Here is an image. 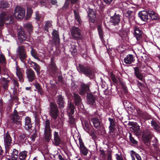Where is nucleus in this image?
Here are the masks:
<instances>
[{
	"label": "nucleus",
	"mask_w": 160,
	"mask_h": 160,
	"mask_svg": "<svg viewBox=\"0 0 160 160\" xmlns=\"http://www.w3.org/2000/svg\"><path fill=\"white\" fill-rule=\"evenodd\" d=\"M69 3V0H66V1L64 4L63 8H67Z\"/></svg>",
	"instance_id": "obj_64"
},
{
	"label": "nucleus",
	"mask_w": 160,
	"mask_h": 160,
	"mask_svg": "<svg viewBox=\"0 0 160 160\" xmlns=\"http://www.w3.org/2000/svg\"><path fill=\"white\" fill-rule=\"evenodd\" d=\"M83 129L84 130L87 132V131L89 130L90 129V127L88 124V122L85 121L84 122V126L83 127Z\"/></svg>",
	"instance_id": "obj_52"
},
{
	"label": "nucleus",
	"mask_w": 160,
	"mask_h": 160,
	"mask_svg": "<svg viewBox=\"0 0 160 160\" xmlns=\"http://www.w3.org/2000/svg\"><path fill=\"white\" fill-rule=\"evenodd\" d=\"M71 34L75 39H78L81 37V30L77 27L75 26L72 27L70 29Z\"/></svg>",
	"instance_id": "obj_8"
},
{
	"label": "nucleus",
	"mask_w": 160,
	"mask_h": 160,
	"mask_svg": "<svg viewBox=\"0 0 160 160\" xmlns=\"http://www.w3.org/2000/svg\"><path fill=\"white\" fill-rule=\"evenodd\" d=\"M56 100L58 104L59 105V108L61 109L64 107V101L61 95H59L56 97Z\"/></svg>",
	"instance_id": "obj_24"
},
{
	"label": "nucleus",
	"mask_w": 160,
	"mask_h": 160,
	"mask_svg": "<svg viewBox=\"0 0 160 160\" xmlns=\"http://www.w3.org/2000/svg\"><path fill=\"white\" fill-rule=\"evenodd\" d=\"M13 16L8 14L2 12L0 15V26H3L4 23L6 25L10 24L13 22Z\"/></svg>",
	"instance_id": "obj_1"
},
{
	"label": "nucleus",
	"mask_w": 160,
	"mask_h": 160,
	"mask_svg": "<svg viewBox=\"0 0 160 160\" xmlns=\"http://www.w3.org/2000/svg\"><path fill=\"white\" fill-rule=\"evenodd\" d=\"M130 155L132 160H141V158L139 155L133 150L131 151Z\"/></svg>",
	"instance_id": "obj_30"
},
{
	"label": "nucleus",
	"mask_w": 160,
	"mask_h": 160,
	"mask_svg": "<svg viewBox=\"0 0 160 160\" xmlns=\"http://www.w3.org/2000/svg\"><path fill=\"white\" fill-rule=\"evenodd\" d=\"M73 95L75 105H79L81 102V99L80 96L78 94L74 93H73Z\"/></svg>",
	"instance_id": "obj_36"
},
{
	"label": "nucleus",
	"mask_w": 160,
	"mask_h": 160,
	"mask_svg": "<svg viewBox=\"0 0 160 160\" xmlns=\"http://www.w3.org/2000/svg\"><path fill=\"white\" fill-rule=\"evenodd\" d=\"M135 75L136 77L140 80L143 81L144 79L143 74L139 72L138 68H134Z\"/></svg>",
	"instance_id": "obj_22"
},
{
	"label": "nucleus",
	"mask_w": 160,
	"mask_h": 160,
	"mask_svg": "<svg viewBox=\"0 0 160 160\" xmlns=\"http://www.w3.org/2000/svg\"><path fill=\"white\" fill-rule=\"evenodd\" d=\"M91 121L92 122L94 127L97 129L100 128V122L97 117L92 118L91 119Z\"/></svg>",
	"instance_id": "obj_29"
},
{
	"label": "nucleus",
	"mask_w": 160,
	"mask_h": 160,
	"mask_svg": "<svg viewBox=\"0 0 160 160\" xmlns=\"http://www.w3.org/2000/svg\"><path fill=\"white\" fill-rule=\"evenodd\" d=\"M120 20V15L119 14L116 15L115 13L114 15L111 17V21L113 25H116L119 23Z\"/></svg>",
	"instance_id": "obj_18"
},
{
	"label": "nucleus",
	"mask_w": 160,
	"mask_h": 160,
	"mask_svg": "<svg viewBox=\"0 0 160 160\" xmlns=\"http://www.w3.org/2000/svg\"><path fill=\"white\" fill-rule=\"evenodd\" d=\"M152 142L154 143L152 144V145L155 148L157 147V144L158 143V140L157 138L154 136H153L152 137Z\"/></svg>",
	"instance_id": "obj_51"
},
{
	"label": "nucleus",
	"mask_w": 160,
	"mask_h": 160,
	"mask_svg": "<svg viewBox=\"0 0 160 160\" xmlns=\"http://www.w3.org/2000/svg\"><path fill=\"white\" fill-rule=\"evenodd\" d=\"M52 35L55 43L57 44H58L60 42V39L58 31L54 30L52 32Z\"/></svg>",
	"instance_id": "obj_26"
},
{
	"label": "nucleus",
	"mask_w": 160,
	"mask_h": 160,
	"mask_svg": "<svg viewBox=\"0 0 160 160\" xmlns=\"http://www.w3.org/2000/svg\"><path fill=\"white\" fill-rule=\"evenodd\" d=\"M134 59L133 57L131 54H128L127 55L126 57L124 59V62L127 64H130L133 62Z\"/></svg>",
	"instance_id": "obj_25"
},
{
	"label": "nucleus",
	"mask_w": 160,
	"mask_h": 160,
	"mask_svg": "<svg viewBox=\"0 0 160 160\" xmlns=\"http://www.w3.org/2000/svg\"><path fill=\"white\" fill-rule=\"evenodd\" d=\"M32 13V9L28 7L27 9V12L25 19H29L31 17Z\"/></svg>",
	"instance_id": "obj_40"
},
{
	"label": "nucleus",
	"mask_w": 160,
	"mask_h": 160,
	"mask_svg": "<svg viewBox=\"0 0 160 160\" xmlns=\"http://www.w3.org/2000/svg\"><path fill=\"white\" fill-rule=\"evenodd\" d=\"M135 132L137 136H139L141 135V131L139 126L136 127L135 129Z\"/></svg>",
	"instance_id": "obj_54"
},
{
	"label": "nucleus",
	"mask_w": 160,
	"mask_h": 160,
	"mask_svg": "<svg viewBox=\"0 0 160 160\" xmlns=\"http://www.w3.org/2000/svg\"><path fill=\"white\" fill-rule=\"evenodd\" d=\"M12 81L13 82V84L14 85V88H15L17 89V88L19 87L18 82L17 80L15 78H13Z\"/></svg>",
	"instance_id": "obj_55"
},
{
	"label": "nucleus",
	"mask_w": 160,
	"mask_h": 160,
	"mask_svg": "<svg viewBox=\"0 0 160 160\" xmlns=\"http://www.w3.org/2000/svg\"><path fill=\"white\" fill-rule=\"evenodd\" d=\"M98 31L99 35L100 38L102 41V42H103L104 40L103 38V32L102 31V27L101 26H98Z\"/></svg>",
	"instance_id": "obj_39"
},
{
	"label": "nucleus",
	"mask_w": 160,
	"mask_h": 160,
	"mask_svg": "<svg viewBox=\"0 0 160 160\" xmlns=\"http://www.w3.org/2000/svg\"><path fill=\"white\" fill-rule=\"evenodd\" d=\"M19 138L20 142H23L26 139V137L25 134H21L20 135Z\"/></svg>",
	"instance_id": "obj_49"
},
{
	"label": "nucleus",
	"mask_w": 160,
	"mask_h": 160,
	"mask_svg": "<svg viewBox=\"0 0 160 160\" xmlns=\"http://www.w3.org/2000/svg\"><path fill=\"white\" fill-rule=\"evenodd\" d=\"M148 13L152 19L158 20L160 18L159 15L153 11H149Z\"/></svg>",
	"instance_id": "obj_31"
},
{
	"label": "nucleus",
	"mask_w": 160,
	"mask_h": 160,
	"mask_svg": "<svg viewBox=\"0 0 160 160\" xmlns=\"http://www.w3.org/2000/svg\"><path fill=\"white\" fill-rule=\"evenodd\" d=\"M18 155V151L16 149H14L11 153V157L12 160H17Z\"/></svg>",
	"instance_id": "obj_32"
},
{
	"label": "nucleus",
	"mask_w": 160,
	"mask_h": 160,
	"mask_svg": "<svg viewBox=\"0 0 160 160\" xmlns=\"http://www.w3.org/2000/svg\"><path fill=\"white\" fill-rule=\"evenodd\" d=\"M18 38L20 42L25 40L27 38V35L24 32H19L18 34Z\"/></svg>",
	"instance_id": "obj_38"
},
{
	"label": "nucleus",
	"mask_w": 160,
	"mask_h": 160,
	"mask_svg": "<svg viewBox=\"0 0 160 160\" xmlns=\"http://www.w3.org/2000/svg\"><path fill=\"white\" fill-rule=\"evenodd\" d=\"M151 137V133L150 132L146 133L145 131L144 132V134L142 136V139L145 143L148 142Z\"/></svg>",
	"instance_id": "obj_28"
},
{
	"label": "nucleus",
	"mask_w": 160,
	"mask_h": 160,
	"mask_svg": "<svg viewBox=\"0 0 160 160\" xmlns=\"http://www.w3.org/2000/svg\"><path fill=\"white\" fill-rule=\"evenodd\" d=\"M117 160H124L121 154H118L117 153L115 155Z\"/></svg>",
	"instance_id": "obj_57"
},
{
	"label": "nucleus",
	"mask_w": 160,
	"mask_h": 160,
	"mask_svg": "<svg viewBox=\"0 0 160 160\" xmlns=\"http://www.w3.org/2000/svg\"><path fill=\"white\" fill-rule=\"evenodd\" d=\"M109 129L111 132H113L114 131L115 126H109Z\"/></svg>",
	"instance_id": "obj_63"
},
{
	"label": "nucleus",
	"mask_w": 160,
	"mask_h": 160,
	"mask_svg": "<svg viewBox=\"0 0 160 160\" xmlns=\"http://www.w3.org/2000/svg\"><path fill=\"white\" fill-rule=\"evenodd\" d=\"M44 134L46 140L48 142L51 138V130L50 128V122L49 120L47 119L44 123Z\"/></svg>",
	"instance_id": "obj_3"
},
{
	"label": "nucleus",
	"mask_w": 160,
	"mask_h": 160,
	"mask_svg": "<svg viewBox=\"0 0 160 160\" xmlns=\"http://www.w3.org/2000/svg\"><path fill=\"white\" fill-rule=\"evenodd\" d=\"M28 152L24 151L20 152L19 154V159L20 160H25L27 156Z\"/></svg>",
	"instance_id": "obj_37"
},
{
	"label": "nucleus",
	"mask_w": 160,
	"mask_h": 160,
	"mask_svg": "<svg viewBox=\"0 0 160 160\" xmlns=\"http://www.w3.org/2000/svg\"><path fill=\"white\" fill-rule=\"evenodd\" d=\"M47 72L52 77H55L58 73V70L53 59H51V62L47 66Z\"/></svg>",
	"instance_id": "obj_2"
},
{
	"label": "nucleus",
	"mask_w": 160,
	"mask_h": 160,
	"mask_svg": "<svg viewBox=\"0 0 160 160\" xmlns=\"http://www.w3.org/2000/svg\"><path fill=\"white\" fill-rule=\"evenodd\" d=\"M90 85V83H88L87 84L82 83L80 85L79 90V93L80 95H83L89 91Z\"/></svg>",
	"instance_id": "obj_10"
},
{
	"label": "nucleus",
	"mask_w": 160,
	"mask_h": 160,
	"mask_svg": "<svg viewBox=\"0 0 160 160\" xmlns=\"http://www.w3.org/2000/svg\"><path fill=\"white\" fill-rule=\"evenodd\" d=\"M50 115L54 119H56L59 114V110L56 105L53 102L50 103Z\"/></svg>",
	"instance_id": "obj_6"
},
{
	"label": "nucleus",
	"mask_w": 160,
	"mask_h": 160,
	"mask_svg": "<svg viewBox=\"0 0 160 160\" xmlns=\"http://www.w3.org/2000/svg\"><path fill=\"white\" fill-rule=\"evenodd\" d=\"M68 110L70 111V113L72 114H73L75 108L74 105L70 102L68 104Z\"/></svg>",
	"instance_id": "obj_44"
},
{
	"label": "nucleus",
	"mask_w": 160,
	"mask_h": 160,
	"mask_svg": "<svg viewBox=\"0 0 160 160\" xmlns=\"http://www.w3.org/2000/svg\"><path fill=\"white\" fill-rule=\"evenodd\" d=\"M27 76L29 82H32L35 79L36 76L34 71L31 69H27Z\"/></svg>",
	"instance_id": "obj_15"
},
{
	"label": "nucleus",
	"mask_w": 160,
	"mask_h": 160,
	"mask_svg": "<svg viewBox=\"0 0 160 160\" xmlns=\"http://www.w3.org/2000/svg\"><path fill=\"white\" fill-rule=\"evenodd\" d=\"M4 141L6 152L7 153L12 142V138L8 132H6L4 136Z\"/></svg>",
	"instance_id": "obj_9"
},
{
	"label": "nucleus",
	"mask_w": 160,
	"mask_h": 160,
	"mask_svg": "<svg viewBox=\"0 0 160 160\" xmlns=\"http://www.w3.org/2000/svg\"><path fill=\"white\" fill-rule=\"evenodd\" d=\"M6 58L4 56L2 53L0 54V62L3 65H4L6 62Z\"/></svg>",
	"instance_id": "obj_46"
},
{
	"label": "nucleus",
	"mask_w": 160,
	"mask_h": 160,
	"mask_svg": "<svg viewBox=\"0 0 160 160\" xmlns=\"http://www.w3.org/2000/svg\"><path fill=\"white\" fill-rule=\"evenodd\" d=\"M23 70L18 67H16V75L18 77L19 81L21 82L24 81V79L23 78Z\"/></svg>",
	"instance_id": "obj_19"
},
{
	"label": "nucleus",
	"mask_w": 160,
	"mask_h": 160,
	"mask_svg": "<svg viewBox=\"0 0 160 160\" xmlns=\"http://www.w3.org/2000/svg\"><path fill=\"white\" fill-rule=\"evenodd\" d=\"M17 54L21 61L24 64L26 59V52L23 46H19L17 50Z\"/></svg>",
	"instance_id": "obj_4"
},
{
	"label": "nucleus",
	"mask_w": 160,
	"mask_h": 160,
	"mask_svg": "<svg viewBox=\"0 0 160 160\" xmlns=\"http://www.w3.org/2000/svg\"><path fill=\"white\" fill-rule=\"evenodd\" d=\"M20 117L19 116L18 113L16 110H14L13 115V120H19L20 119Z\"/></svg>",
	"instance_id": "obj_42"
},
{
	"label": "nucleus",
	"mask_w": 160,
	"mask_h": 160,
	"mask_svg": "<svg viewBox=\"0 0 160 160\" xmlns=\"http://www.w3.org/2000/svg\"><path fill=\"white\" fill-rule=\"evenodd\" d=\"M148 13L144 10L139 12L138 14L139 17L144 22H147L148 20Z\"/></svg>",
	"instance_id": "obj_16"
},
{
	"label": "nucleus",
	"mask_w": 160,
	"mask_h": 160,
	"mask_svg": "<svg viewBox=\"0 0 160 160\" xmlns=\"http://www.w3.org/2000/svg\"><path fill=\"white\" fill-rule=\"evenodd\" d=\"M134 35L137 41H138L139 42H140L142 39V32L137 27H135L134 28Z\"/></svg>",
	"instance_id": "obj_12"
},
{
	"label": "nucleus",
	"mask_w": 160,
	"mask_h": 160,
	"mask_svg": "<svg viewBox=\"0 0 160 160\" xmlns=\"http://www.w3.org/2000/svg\"><path fill=\"white\" fill-rule=\"evenodd\" d=\"M25 11L22 8L17 6L14 10V16L17 19H21L25 16Z\"/></svg>",
	"instance_id": "obj_5"
},
{
	"label": "nucleus",
	"mask_w": 160,
	"mask_h": 160,
	"mask_svg": "<svg viewBox=\"0 0 160 160\" xmlns=\"http://www.w3.org/2000/svg\"><path fill=\"white\" fill-rule=\"evenodd\" d=\"M95 97L93 94L88 93L87 95V103L90 105H93L95 102Z\"/></svg>",
	"instance_id": "obj_20"
},
{
	"label": "nucleus",
	"mask_w": 160,
	"mask_h": 160,
	"mask_svg": "<svg viewBox=\"0 0 160 160\" xmlns=\"http://www.w3.org/2000/svg\"><path fill=\"white\" fill-rule=\"evenodd\" d=\"M69 123L72 124H73L74 123V118L72 116H70L69 117Z\"/></svg>",
	"instance_id": "obj_58"
},
{
	"label": "nucleus",
	"mask_w": 160,
	"mask_h": 160,
	"mask_svg": "<svg viewBox=\"0 0 160 160\" xmlns=\"http://www.w3.org/2000/svg\"><path fill=\"white\" fill-rule=\"evenodd\" d=\"M122 12L123 15L127 18L129 21L134 19V13L133 12L128 9H123Z\"/></svg>",
	"instance_id": "obj_13"
},
{
	"label": "nucleus",
	"mask_w": 160,
	"mask_h": 160,
	"mask_svg": "<svg viewBox=\"0 0 160 160\" xmlns=\"http://www.w3.org/2000/svg\"><path fill=\"white\" fill-rule=\"evenodd\" d=\"M31 53L32 56L34 58L38 60H40V59L38 57L35 49L32 48L31 51Z\"/></svg>",
	"instance_id": "obj_45"
},
{
	"label": "nucleus",
	"mask_w": 160,
	"mask_h": 160,
	"mask_svg": "<svg viewBox=\"0 0 160 160\" xmlns=\"http://www.w3.org/2000/svg\"><path fill=\"white\" fill-rule=\"evenodd\" d=\"M86 132H88L89 135L93 138L95 136V134L94 132L91 130L90 129H89V130L87 131Z\"/></svg>",
	"instance_id": "obj_59"
},
{
	"label": "nucleus",
	"mask_w": 160,
	"mask_h": 160,
	"mask_svg": "<svg viewBox=\"0 0 160 160\" xmlns=\"http://www.w3.org/2000/svg\"><path fill=\"white\" fill-rule=\"evenodd\" d=\"M74 13L76 19L77 20L79 23H80V19L78 15V13L75 10H74Z\"/></svg>",
	"instance_id": "obj_53"
},
{
	"label": "nucleus",
	"mask_w": 160,
	"mask_h": 160,
	"mask_svg": "<svg viewBox=\"0 0 160 160\" xmlns=\"http://www.w3.org/2000/svg\"><path fill=\"white\" fill-rule=\"evenodd\" d=\"M77 69L79 72H82L86 75H91L92 72L88 67L79 64L78 67H77Z\"/></svg>",
	"instance_id": "obj_7"
},
{
	"label": "nucleus",
	"mask_w": 160,
	"mask_h": 160,
	"mask_svg": "<svg viewBox=\"0 0 160 160\" xmlns=\"http://www.w3.org/2000/svg\"><path fill=\"white\" fill-rule=\"evenodd\" d=\"M9 4L7 0H1L0 2V10L1 11L2 9H4L8 7Z\"/></svg>",
	"instance_id": "obj_35"
},
{
	"label": "nucleus",
	"mask_w": 160,
	"mask_h": 160,
	"mask_svg": "<svg viewBox=\"0 0 160 160\" xmlns=\"http://www.w3.org/2000/svg\"><path fill=\"white\" fill-rule=\"evenodd\" d=\"M129 140L131 142L134 144H137V142L134 139V138L132 137V134L129 133Z\"/></svg>",
	"instance_id": "obj_50"
},
{
	"label": "nucleus",
	"mask_w": 160,
	"mask_h": 160,
	"mask_svg": "<svg viewBox=\"0 0 160 160\" xmlns=\"http://www.w3.org/2000/svg\"><path fill=\"white\" fill-rule=\"evenodd\" d=\"M29 63L31 66L33 67L38 73L39 72L40 68L39 66L37 63L32 61H30Z\"/></svg>",
	"instance_id": "obj_34"
},
{
	"label": "nucleus",
	"mask_w": 160,
	"mask_h": 160,
	"mask_svg": "<svg viewBox=\"0 0 160 160\" xmlns=\"http://www.w3.org/2000/svg\"><path fill=\"white\" fill-rule=\"evenodd\" d=\"M88 16L89 17V22H94L96 20V16L95 11L90 9L88 12Z\"/></svg>",
	"instance_id": "obj_17"
},
{
	"label": "nucleus",
	"mask_w": 160,
	"mask_h": 160,
	"mask_svg": "<svg viewBox=\"0 0 160 160\" xmlns=\"http://www.w3.org/2000/svg\"><path fill=\"white\" fill-rule=\"evenodd\" d=\"M0 83L2 85V87L4 90H7L8 89L9 80L4 78H1L0 79Z\"/></svg>",
	"instance_id": "obj_23"
},
{
	"label": "nucleus",
	"mask_w": 160,
	"mask_h": 160,
	"mask_svg": "<svg viewBox=\"0 0 160 160\" xmlns=\"http://www.w3.org/2000/svg\"><path fill=\"white\" fill-rule=\"evenodd\" d=\"M53 144L56 146L59 145L60 143V138L58 132L55 131L54 134Z\"/></svg>",
	"instance_id": "obj_27"
},
{
	"label": "nucleus",
	"mask_w": 160,
	"mask_h": 160,
	"mask_svg": "<svg viewBox=\"0 0 160 160\" xmlns=\"http://www.w3.org/2000/svg\"><path fill=\"white\" fill-rule=\"evenodd\" d=\"M24 28L28 30L30 32L32 31V27L30 22H27L24 25Z\"/></svg>",
	"instance_id": "obj_41"
},
{
	"label": "nucleus",
	"mask_w": 160,
	"mask_h": 160,
	"mask_svg": "<svg viewBox=\"0 0 160 160\" xmlns=\"http://www.w3.org/2000/svg\"><path fill=\"white\" fill-rule=\"evenodd\" d=\"M51 127L52 128H59L62 127L63 124L60 120L54 119L51 122Z\"/></svg>",
	"instance_id": "obj_14"
},
{
	"label": "nucleus",
	"mask_w": 160,
	"mask_h": 160,
	"mask_svg": "<svg viewBox=\"0 0 160 160\" xmlns=\"http://www.w3.org/2000/svg\"><path fill=\"white\" fill-rule=\"evenodd\" d=\"M48 2V0H42L40 3L42 6H46V4Z\"/></svg>",
	"instance_id": "obj_56"
},
{
	"label": "nucleus",
	"mask_w": 160,
	"mask_h": 160,
	"mask_svg": "<svg viewBox=\"0 0 160 160\" xmlns=\"http://www.w3.org/2000/svg\"><path fill=\"white\" fill-rule=\"evenodd\" d=\"M71 50L72 52H75L77 51L76 46L74 45H72Z\"/></svg>",
	"instance_id": "obj_61"
},
{
	"label": "nucleus",
	"mask_w": 160,
	"mask_h": 160,
	"mask_svg": "<svg viewBox=\"0 0 160 160\" xmlns=\"http://www.w3.org/2000/svg\"><path fill=\"white\" fill-rule=\"evenodd\" d=\"M14 123L19 126H20L21 125V122L20 120H16L13 121Z\"/></svg>",
	"instance_id": "obj_62"
},
{
	"label": "nucleus",
	"mask_w": 160,
	"mask_h": 160,
	"mask_svg": "<svg viewBox=\"0 0 160 160\" xmlns=\"http://www.w3.org/2000/svg\"><path fill=\"white\" fill-rule=\"evenodd\" d=\"M33 84L35 87L38 92L41 94L42 92V89L39 84L37 82L35 81L33 83Z\"/></svg>",
	"instance_id": "obj_43"
},
{
	"label": "nucleus",
	"mask_w": 160,
	"mask_h": 160,
	"mask_svg": "<svg viewBox=\"0 0 160 160\" xmlns=\"http://www.w3.org/2000/svg\"><path fill=\"white\" fill-rule=\"evenodd\" d=\"M108 120L110 122V126H115L114 121L113 119L109 118Z\"/></svg>",
	"instance_id": "obj_60"
},
{
	"label": "nucleus",
	"mask_w": 160,
	"mask_h": 160,
	"mask_svg": "<svg viewBox=\"0 0 160 160\" xmlns=\"http://www.w3.org/2000/svg\"><path fill=\"white\" fill-rule=\"evenodd\" d=\"M52 26V23L51 21H47L45 25V29L47 32L48 31V28Z\"/></svg>",
	"instance_id": "obj_47"
},
{
	"label": "nucleus",
	"mask_w": 160,
	"mask_h": 160,
	"mask_svg": "<svg viewBox=\"0 0 160 160\" xmlns=\"http://www.w3.org/2000/svg\"><path fill=\"white\" fill-rule=\"evenodd\" d=\"M24 127L26 129L29 130L32 128V123H31V118L28 117H26L25 118V124Z\"/></svg>",
	"instance_id": "obj_21"
},
{
	"label": "nucleus",
	"mask_w": 160,
	"mask_h": 160,
	"mask_svg": "<svg viewBox=\"0 0 160 160\" xmlns=\"http://www.w3.org/2000/svg\"><path fill=\"white\" fill-rule=\"evenodd\" d=\"M79 149L80 154L82 156H87L88 153V150L85 146L82 140L79 139Z\"/></svg>",
	"instance_id": "obj_11"
},
{
	"label": "nucleus",
	"mask_w": 160,
	"mask_h": 160,
	"mask_svg": "<svg viewBox=\"0 0 160 160\" xmlns=\"http://www.w3.org/2000/svg\"><path fill=\"white\" fill-rule=\"evenodd\" d=\"M151 124L153 128L157 131H158L159 130V126L157 125L155 121H152L151 122Z\"/></svg>",
	"instance_id": "obj_48"
},
{
	"label": "nucleus",
	"mask_w": 160,
	"mask_h": 160,
	"mask_svg": "<svg viewBox=\"0 0 160 160\" xmlns=\"http://www.w3.org/2000/svg\"><path fill=\"white\" fill-rule=\"evenodd\" d=\"M121 28H120V29L119 30V32H118L119 33V35L122 38L123 40H128V37L127 33L126 32L123 30H121Z\"/></svg>",
	"instance_id": "obj_33"
}]
</instances>
